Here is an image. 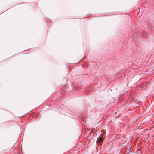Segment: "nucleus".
<instances>
[{
  "label": "nucleus",
  "mask_w": 154,
  "mask_h": 154,
  "mask_svg": "<svg viewBox=\"0 0 154 154\" xmlns=\"http://www.w3.org/2000/svg\"><path fill=\"white\" fill-rule=\"evenodd\" d=\"M104 139V138L103 137H100L98 140V142L100 143L102 142Z\"/></svg>",
  "instance_id": "obj_1"
}]
</instances>
